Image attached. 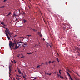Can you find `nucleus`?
Listing matches in <instances>:
<instances>
[{
    "label": "nucleus",
    "instance_id": "f257e3e1",
    "mask_svg": "<svg viewBox=\"0 0 80 80\" xmlns=\"http://www.w3.org/2000/svg\"><path fill=\"white\" fill-rule=\"evenodd\" d=\"M16 42H15L14 43H12V42H10V43H9V47L11 48V49H12V47H12V48H13V47L14 46V45H16Z\"/></svg>",
    "mask_w": 80,
    "mask_h": 80
},
{
    "label": "nucleus",
    "instance_id": "f03ea898",
    "mask_svg": "<svg viewBox=\"0 0 80 80\" xmlns=\"http://www.w3.org/2000/svg\"><path fill=\"white\" fill-rule=\"evenodd\" d=\"M5 34H6V33L7 34V33H8V35H10V31H5Z\"/></svg>",
    "mask_w": 80,
    "mask_h": 80
},
{
    "label": "nucleus",
    "instance_id": "7ed1b4c3",
    "mask_svg": "<svg viewBox=\"0 0 80 80\" xmlns=\"http://www.w3.org/2000/svg\"><path fill=\"white\" fill-rule=\"evenodd\" d=\"M20 47V46H17V45H16L15 46V48H13V49H14V50H16V49H17V48H18Z\"/></svg>",
    "mask_w": 80,
    "mask_h": 80
},
{
    "label": "nucleus",
    "instance_id": "20e7f679",
    "mask_svg": "<svg viewBox=\"0 0 80 80\" xmlns=\"http://www.w3.org/2000/svg\"><path fill=\"white\" fill-rule=\"evenodd\" d=\"M9 34V36H10V37H11V38H13V35H12V34H13V33L12 32H11V33H10Z\"/></svg>",
    "mask_w": 80,
    "mask_h": 80
},
{
    "label": "nucleus",
    "instance_id": "39448f33",
    "mask_svg": "<svg viewBox=\"0 0 80 80\" xmlns=\"http://www.w3.org/2000/svg\"><path fill=\"white\" fill-rule=\"evenodd\" d=\"M46 45H47V47H48L49 46H50V48H51L52 46V43H51V45H50L49 44H48V43H47Z\"/></svg>",
    "mask_w": 80,
    "mask_h": 80
},
{
    "label": "nucleus",
    "instance_id": "423d86ee",
    "mask_svg": "<svg viewBox=\"0 0 80 80\" xmlns=\"http://www.w3.org/2000/svg\"><path fill=\"white\" fill-rule=\"evenodd\" d=\"M16 16H17V18H18V17L19 18V16L18 15H17V13L14 14V15H13V17H16Z\"/></svg>",
    "mask_w": 80,
    "mask_h": 80
},
{
    "label": "nucleus",
    "instance_id": "0eeeda50",
    "mask_svg": "<svg viewBox=\"0 0 80 80\" xmlns=\"http://www.w3.org/2000/svg\"><path fill=\"white\" fill-rule=\"evenodd\" d=\"M9 72H12V66H9Z\"/></svg>",
    "mask_w": 80,
    "mask_h": 80
},
{
    "label": "nucleus",
    "instance_id": "6e6552de",
    "mask_svg": "<svg viewBox=\"0 0 80 80\" xmlns=\"http://www.w3.org/2000/svg\"><path fill=\"white\" fill-rule=\"evenodd\" d=\"M0 23H1V24H2V25H3V26H4V27H5L6 26V25H5V23H4V22H3L0 21Z\"/></svg>",
    "mask_w": 80,
    "mask_h": 80
},
{
    "label": "nucleus",
    "instance_id": "1a4fd4ad",
    "mask_svg": "<svg viewBox=\"0 0 80 80\" xmlns=\"http://www.w3.org/2000/svg\"><path fill=\"white\" fill-rule=\"evenodd\" d=\"M20 55H22V57H21V58H23L24 57V56H23V54H19L17 56L18 57H19V56H20Z\"/></svg>",
    "mask_w": 80,
    "mask_h": 80
},
{
    "label": "nucleus",
    "instance_id": "9d476101",
    "mask_svg": "<svg viewBox=\"0 0 80 80\" xmlns=\"http://www.w3.org/2000/svg\"><path fill=\"white\" fill-rule=\"evenodd\" d=\"M6 35L7 37V38L8 39V40H10V38L8 37V34L6 33Z\"/></svg>",
    "mask_w": 80,
    "mask_h": 80
},
{
    "label": "nucleus",
    "instance_id": "9b49d317",
    "mask_svg": "<svg viewBox=\"0 0 80 80\" xmlns=\"http://www.w3.org/2000/svg\"><path fill=\"white\" fill-rule=\"evenodd\" d=\"M18 72H19V74H21L22 72H21V71L20 69L18 70Z\"/></svg>",
    "mask_w": 80,
    "mask_h": 80
},
{
    "label": "nucleus",
    "instance_id": "f8f14e48",
    "mask_svg": "<svg viewBox=\"0 0 80 80\" xmlns=\"http://www.w3.org/2000/svg\"><path fill=\"white\" fill-rule=\"evenodd\" d=\"M23 47H25V48L27 47V45H25V44H24V45H22Z\"/></svg>",
    "mask_w": 80,
    "mask_h": 80
},
{
    "label": "nucleus",
    "instance_id": "ddd939ff",
    "mask_svg": "<svg viewBox=\"0 0 80 80\" xmlns=\"http://www.w3.org/2000/svg\"><path fill=\"white\" fill-rule=\"evenodd\" d=\"M61 71H62V70H61V69L59 70V72L60 75H61Z\"/></svg>",
    "mask_w": 80,
    "mask_h": 80
},
{
    "label": "nucleus",
    "instance_id": "4468645a",
    "mask_svg": "<svg viewBox=\"0 0 80 80\" xmlns=\"http://www.w3.org/2000/svg\"><path fill=\"white\" fill-rule=\"evenodd\" d=\"M60 78H62V79H64V78H63V76H61V75H59Z\"/></svg>",
    "mask_w": 80,
    "mask_h": 80
},
{
    "label": "nucleus",
    "instance_id": "2eb2a0df",
    "mask_svg": "<svg viewBox=\"0 0 80 80\" xmlns=\"http://www.w3.org/2000/svg\"><path fill=\"white\" fill-rule=\"evenodd\" d=\"M33 52H27V54H28L29 55H30V54H32V53Z\"/></svg>",
    "mask_w": 80,
    "mask_h": 80
},
{
    "label": "nucleus",
    "instance_id": "dca6fc26",
    "mask_svg": "<svg viewBox=\"0 0 80 80\" xmlns=\"http://www.w3.org/2000/svg\"><path fill=\"white\" fill-rule=\"evenodd\" d=\"M12 63H13L14 64H15V63H16V61H13L12 62Z\"/></svg>",
    "mask_w": 80,
    "mask_h": 80
},
{
    "label": "nucleus",
    "instance_id": "f3484780",
    "mask_svg": "<svg viewBox=\"0 0 80 80\" xmlns=\"http://www.w3.org/2000/svg\"><path fill=\"white\" fill-rule=\"evenodd\" d=\"M10 73H11V71H9V77H10V75H11V74H10Z\"/></svg>",
    "mask_w": 80,
    "mask_h": 80
},
{
    "label": "nucleus",
    "instance_id": "a211bd4d",
    "mask_svg": "<svg viewBox=\"0 0 80 80\" xmlns=\"http://www.w3.org/2000/svg\"><path fill=\"white\" fill-rule=\"evenodd\" d=\"M5 29L6 30V31H9V29H8V28H6Z\"/></svg>",
    "mask_w": 80,
    "mask_h": 80
},
{
    "label": "nucleus",
    "instance_id": "6ab92c4d",
    "mask_svg": "<svg viewBox=\"0 0 80 80\" xmlns=\"http://www.w3.org/2000/svg\"><path fill=\"white\" fill-rule=\"evenodd\" d=\"M56 60H57V61H58V62H59V61L58 60V58H56Z\"/></svg>",
    "mask_w": 80,
    "mask_h": 80
},
{
    "label": "nucleus",
    "instance_id": "aec40b11",
    "mask_svg": "<svg viewBox=\"0 0 80 80\" xmlns=\"http://www.w3.org/2000/svg\"><path fill=\"white\" fill-rule=\"evenodd\" d=\"M23 43V42H18L17 44H19V43Z\"/></svg>",
    "mask_w": 80,
    "mask_h": 80
},
{
    "label": "nucleus",
    "instance_id": "412c9836",
    "mask_svg": "<svg viewBox=\"0 0 80 80\" xmlns=\"http://www.w3.org/2000/svg\"><path fill=\"white\" fill-rule=\"evenodd\" d=\"M23 22H24V23H25V22H27V21L25 20V19H24Z\"/></svg>",
    "mask_w": 80,
    "mask_h": 80
},
{
    "label": "nucleus",
    "instance_id": "4be33fe9",
    "mask_svg": "<svg viewBox=\"0 0 80 80\" xmlns=\"http://www.w3.org/2000/svg\"><path fill=\"white\" fill-rule=\"evenodd\" d=\"M76 53H78V54H80V52L78 51H77Z\"/></svg>",
    "mask_w": 80,
    "mask_h": 80
},
{
    "label": "nucleus",
    "instance_id": "5701e85b",
    "mask_svg": "<svg viewBox=\"0 0 80 80\" xmlns=\"http://www.w3.org/2000/svg\"><path fill=\"white\" fill-rule=\"evenodd\" d=\"M68 76H69L70 77H71V76H70V74L69 73L68 74Z\"/></svg>",
    "mask_w": 80,
    "mask_h": 80
},
{
    "label": "nucleus",
    "instance_id": "b1692460",
    "mask_svg": "<svg viewBox=\"0 0 80 80\" xmlns=\"http://www.w3.org/2000/svg\"><path fill=\"white\" fill-rule=\"evenodd\" d=\"M3 7H4V6H2V7H0V8H3Z\"/></svg>",
    "mask_w": 80,
    "mask_h": 80
},
{
    "label": "nucleus",
    "instance_id": "393cba45",
    "mask_svg": "<svg viewBox=\"0 0 80 80\" xmlns=\"http://www.w3.org/2000/svg\"><path fill=\"white\" fill-rule=\"evenodd\" d=\"M70 77V79H71V80H73V79L71 77V76Z\"/></svg>",
    "mask_w": 80,
    "mask_h": 80
},
{
    "label": "nucleus",
    "instance_id": "a878e982",
    "mask_svg": "<svg viewBox=\"0 0 80 80\" xmlns=\"http://www.w3.org/2000/svg\"><path fill=\"white\" fill-rule=\"evenodd\" d=\"M39 36L40 37H42V34H40V35H39Z\"/></svg>",
    "mask_w": 80,
    "mask_h": 80
},
{
    "label": "nucleus",
    "instance_id": "bb28decb",
    "mask_svg": "<svg viewBox=\"0 0 80 80\" xmlns=\"http://www.w3.org/2000/svg\"><path fill=\"white\" fill-rule=\"evenodd\" d=\"M16 79L17 80H20V78H16Z\"/></svg>",
    "mask_w": 80,
    "mask_h": 80
},
{
    "label": "nucleus",
    "instance_id": "cd10ccee",
    "mask_svg": "<svg viewBox=\"0 0 80 80\" xmlns=\"http://www.w3.org/2000/svg\"><path fill=\"white\" fill-rule=\"evenodd\" d=\"M11 13L10 12L7 15V16H8V15H9Z\"/></svg>",
    "mask_w": 80,
    "mask_h": 80
},
{
    "label": "nucleus",
    "instance_id": "c85d7f7f",
    "mask_svg": "<svg viewBox=\"0 0 80 80\" xmlns=\"http://www.w3.org/2000/svg\"><path fill=\"white\" fill-rule=\"evenodd\" d=\"M38 43H39V44L38 45V46H40L39 44H40V42H38Z\"/></svg>",
    "mask_w": 80,
    "mask_h": 80
},
{
    "label": "nucleus",
    "instance_id": "c756f323",
    "mask_svg": "<svg viewBox=\"0 0 80 80\" xmlns=\"http://www.w3.org/2000/svg\"><path fill=\"white\" fill-rule=\"evenodd\" d=\"M45 64H46V65H48V62H46Z\"/></svg>",
    "mask_w": 80,
    "mask_h": 80
},
{
    "label": "nucleus",
    "instance_id": "7c9ffc66",
    "mask_svg": "<svg viewBox=\"0 0 80 80\" xmlns=\"http://www.w3.org/2000/svg\"><path fill=\"white\" fill-rule=\"evenodd\" d=\"M52 73H53V72H52L50 74H49V75H51V74H52Z\"/></svg>",
    "mask_w": 80,
    "mask_h": 80
},
{
    "label": "nucleus",
    "instance_id": "2f4dec72",
    "mask_svg": "<svg viewBox=\"0 0 80 80\" xmlns=\"http://www.w3.org/2000/svg\"><path fill=\"white\" fill-rule=\"evenodd\" d=\"M66 73L68 74H68H69V73L68 71L66 72Z\"/></svg>",
    "mask_w": 80,
    "mask_h": 80
},
{
    "label": "nucleus",
    "instance_id": "473e14b6",
    "mask_svg": "<svg viewBox=\"0 0 80 80\" xmlns=\"http://www.w3.org/2000/svg\"><path fill=\"white\" fill-rule=\"evenodd\" d=\"M51 62V61H50L48 63H49V64H50V63Z\"/></svg>",
    "mask_w": 80,
    "mask_h": 80
},
{
    "label": "nucleus",
    "instance_id": "72a5a7b5",
    "mask_svg": "<svg viewBox=\"0 0 80 80\" xmlns=\"http://www.w3.org/2000/svg\"><path fill=\"white\" fill-rule=\"evenodd\" d=\"M27 36H28V37H30V36H31V35H27Z\"/></svg>",
    "mask_w": 80,
    "mask_h": 80
},
{
    "label": "nucleus",
    "instance_id": "f704fd0d",
    "mask_svg": "<svg viewBox=\"0 0 80 80\" xmlns=\"http://www.w3.org/2000/svg\"><path fill=\"white\" fill-rule=\"evenodd\" d=\"M7 1V0H4V2H5Z\"/></svg>",
    "mask_w": 80,
    "mask_h": 80
},
{
    "label": "nucleus",
    "instance_id": "c9c22d12",
    "mask_svg": "<svg viewBox=\"0 0 80 80\" xmlns=\"http://www.w3.org/2000/svg\"><path fill=\"white\" fill-rule=\"evenodd\" d=\"M21 74L23 76V73H22V72H21Z\"/></svg>",
    "mask_w": 80,
    "mask_h": 80
},
{
    "label": "nucleus",
    "instance_id": "e433bc0d",
    "mask_svg": "<svg viewBox=\"0 0 80 80\" xmlns=\"http://www.w3.org/2000/svg\"><path fill=\"white\" fill-rule=\"evenodd\" d=\"M46 75H49V73H46Z\"/></svg>",
    "mask_w": 80,
    "mask_h": 80
},
{
    "label": "nucleus",
    "instance_id": "4c0bfd02",
    "mask_svg": "<svg viewBox=\"0 0 80 80\" xmlns=\"http://www.w3.org/2000/svg\"><path fill=\"white\" fill-rule=\"evenodd\" d=\"M38 46V45H37V44H36V45H35V46H34V47H36V46Z\"/></svg>",
    "mask_w": 80,
    "mask_h": 80
},
{
    "label": "nucleus",
    "instance_id": "58836bf2",
    "mask_svg": "<svg viewBox=\"0 0 80 80\" xmlns=\"http://www.w3.org/2000/svg\"><path fill=\"white\" fill-rule=\"evenodd\" d=\"M23 78H25V76H23Z\"/></svg>",
    "mask_w": 80,
    "mask_h": 80
},
{
    "label": "nucleus",
    "instance_id": "ea45409f",
    "mask_svg": "<svg viewBox=\"0 0 80 80\" xmlns=\"http://www.w3.org/2000/svg\"><path fill=\"white\" fill-rule=\"evenodd\" d=\"M18 45H19L18 46H19V47H20V45H21V44H19Z\"/></svg>",
    "mask_w": 80,
    "mask_h": 80
},
{
    "label": "nucleus",
    "instance_id": "a19ab883",
    "mask_svg": "<svg viewBox=\"0 0 80 80\" xmlns=\"http://www.w3.org/2000/svg\"><path fill=\"white\" fill-rule=\"evenodd\" d=\"M2 27L4 28H5V29H6V28H5L4 26H3Z\"/></svg>",
    "mask_w": 80,
    "mask_h": 80
},
{
    "label": "nucleus",
    "instance_id": "79ce46f5",
    "mask_svg": "<svg viewBox=\"0 0 80 80\" xmlns=\"http://www.w3.org/2000/svg\"><path fill=\"white\" fill-rule=\"evenodd\" d=\"M40 67V66H38L37 67V68H38V67Z\"/></svg>",
    "mask_w": 80,
    "mask_h": 80
},
{
    "label": "nucleus",
    "instance_id": "37998d69",
    "mask_svg": "<svg viewBox=\"0 0 80 80\" xmlns=\"http://www.w3.org/2000/svg\"><path fill=\"white\" fill-rule=\"evenodd\" d=\"M14 37H17V35H15V36H14Z\"/></svg>",
    "mask_w": 80,
    "mask_h": 80
},
{
    "label": "nucleus",
    "instance_id": "c03bdc74",
    "mask_svg": "<svg viewBox=\"0 0 80 80\" xmlns=\"http://www.w3.org/2000/svg\"><path fill=\"white\" fill-rule=\"evenodd\" d=\"M33 80H36V78H34V79H33Z\"/></svg>",
    "mask_w": 80,
    "mask_h": 80
},
{
    "label": "nucleus",
    "instance_id": "a18cd8bd",
    "mask_svg": "<svg viewBox=\"0 0 80 80\" xmlns=\"http://www.w3.org/2000/svg\"><path fill=\"white\" fill-rule=\"evenodd\" d=\"M24 80H26V78H24Z\"/></svg>",
    "mask_w": 80,
    "mask_h": 80
},
{
    "label": "nucleus",
    "instance_id": "49530a36",
    "mask_svg": "<svg viewBox=\"0 0 80 80\" xmlns=\"http://www.w3.org/2000/svg\"><path fill=\"white\" fill-rule=\"evenodd\" d=\"M43 40H45V39L44 38H43Z\"/></svg>",
    "mask_w": 80,
    "mask_h": 80
},
{
    "label": "nucleus",
    "instance_id": "de8ad7c7",
    "mask_svg": "<svg viewBox=\"0 0 80 80\" xmlns=\"http://www.w3.org/2000/svg\"><path fill=\"white\" fill-rule=\"evenodd\" d=\"M17 76V77H18V75L17 74V76Z\"/></svg>",
    "mask_w": 80,
    "mask_h": 80
},
{
    "label": "nucleus",
    "instance_id": "09e8293b",
    "mask_svg": "<svg viewBox=\"0 0 80 80\" xmlns=\"http://www.w3.org/2000/svg\"><path fill=\"white\" fill-rule=\"evenodd\" d=\"M33 31H35V29H33Z\"/></svg>",
    "mask_w": 80,
    "mask_h": 80
},
{
    "label": "nucleus",
    "instance_id": "8fccbe9b",
    "mask_svg": "<svg viewBox=\"0 0 80 80\" xmlns=\"http://www.w3.org/2000/svg\"><path fill=\"white\" fill-rule=\"evenodd\" d=\"M54 73H55V74H56V73H57V72H54Z\"/></svg>",
    "mask_w": 80,
    "mask_h": 80
},
{
    "label": "nucleus",
    "instance_id": "3c124183",
    "mask_svg": "<svg viewBox=\"0 0 80 80\" xmlns=\"http://www.w3.org/2000/svg\"><path fill=\"white\" fill-rule=\"evenodd\" d=\"M29 1L30 2H31V0H29Z\"/></svg>",
    "mask_w": 80,
    "mask_h": 80
},
{
    "label": "nucleus",
    "instance_id": "603ef678",
    "mask_svg": "<svg viewBox=\"0 0 80 80\" xmlns=\"http://www.w3.org/2000/svg\"><path fill=\"white\" fill-rule=\"evenodd\" d=\"M54 62V61L52 62V63H53Z\"/></svg>",
    "mask_w": 80,
    "mask_h": 80
},
{
    "label": "nucleus",
    "instance_id": "864d4df0",
    "mask_svg": "<svg viewBox=\"0 0 80 80\" xmlns=\"http://www.w3.org/2000/svg\"><path fill=\"white\" fill-rule=\"evenodd\" d=\"M58 76H60V75H59L58 74Z\"/></svg>",
    "mask_w": 80,
    "mask_h": 80
},
{
    "label": "nucleus",
    "instance_id": "5fc2aeb1",
    "mask_svg": "<svg viewBox=\"0 0 80 80\" xmlns=\"http://www.w3.org/2000/svg\"><path fill=\"white\" fill-rule=\"evenodd\" d=\"M44 22H45V20H44Z\"/></svg>",
    "mask_w": 80,
    "mask_h": 80
},
{
    "label": "nucleus",
    "instance_id": "6e6d98bb",
    "mask_svg": "<svg viewBox=\"0 0 80 80\" xmlns=\"http://www.w3.org/2000/svg\"><path fill=\"white\" fill-rule=\"evenodd\" d=\"M29 7V8L30 9V7Z\"/></svg>",
    "mask_w": 80,
    "mask_h": 80
},
{
    "label": "nucleus",
    "instance_id": "4d7b16f0",
    "mask_svg": "<svg viewBox=\"0 0 80 80\" xmlns=\"http://www.w3.org/2000/svg\"><path fill=\"white\" fill-rule=\"evenodd\" d=\"M68 72H70V70H68Z\"/></svg>",
    "mask_w": 80,
    "mask_h": 80
},
{
    "label": "nucleus",
    "instance_id": "13d9d810",
    "mask_svg": "<svg viewBox=\"0 0 80 80\" xmlns=\"http://www.w3.org/2000/svg\"><path fill=\"white\" fill-rule=\"evenodd\" d=\"M11 37H12V35H11Z\"/></svg>",
    "mask_w": 80,
    "mask_h": 80
},
{
    "label": "nucleus",
    "instance_id": "bf43d9fd",
    "mask_svg": "<svg viewBox=\"0 0 80 80\" xmlns=\"http://www.w3.org/2000/svg\"><path fill=\"white\" fill-rule=\"evenodd\" d=\"M15 80V79H14V80Z\"/></svg>",
    "mask_w": 80,
    "mask_h": 80
},
{
    "label": "nucleus",
    "instance_id": "052dcab7",
    "mask_svg": "<svg viewBox=\"0 0 80 80\" xmlns=\"http://www.w3.org/2000/svg\"><path fill=\"white\" fill-rule=\"evenodd\" d=\"M24 14H25V13H24Z\"/></svg>",
    "mask_w": 80,
    "mask_h": 80
},
{
    "label": "nucleus",
    "instance_id": "680f3d73",
    "mask_svg": "<svg viewBox=\"0 0 80 80\" xmlns=\"http://www.w3.org/2000/svg\"><path fill=\"white\" fill-rule=\"evenodd\" d=\"M25 76H26V75H25Z\"/></svg>",
    "mask_w": 80,
    "mask_h": 80
},
{
    "label": "nucleus",
    "instance_id": "e2e57ef3",
    "mask_svg": "<svg viewBox=\"0 0 80 80\" xmlns=\"http://www.w3.org/2000/svg\"><path fill=\"white\" fill-rule=\"evenodd\" d=\"M22 38H23V37H22Z\"/></svg>",
    "mask_w": 80,
    "mask_h": 80
},
{
    "label": "nucleus",
    "instance_id": "0e129e2a",
    "mask_svg": "<svg viewBox=\"0 0 80 80\" xmlns=\"http://www.w3.org/2000/svg\"><path fill=\"white\" fill-rule=\"evenodd\" d=\"M80 46V45H79Z\"/></svg>",
    "mask_w": 80,
    "mask_h": 80
}]
</instances>
